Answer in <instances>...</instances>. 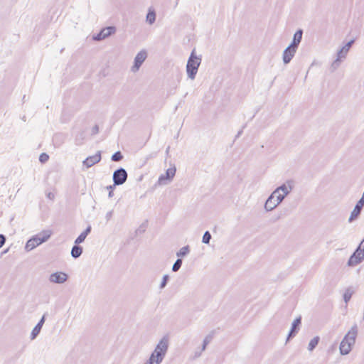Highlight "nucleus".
<instances>
[{
    "label": "nucleus",
    "instance_id": "obj_17",
    "mask_svg": "<svg viewBox=\"0 0 364 364\" xmlns=\"http://www.w3.org/2000/svg\"><path fill=\"white\" fill-rule=\"evenodd\" d=\"M354 43V40L352 39L348 41L344 46H343L337 53V55L338 57H342L343 59L346 58L348 52L349 51L350 47Z\"/></svg>",
    "mask_w": 364,
    "mask_h": 364
},
{
    "label": "nucleus",
    "instance_id": "obj_32",
    "mask_svg": "<svg viewBox=\"0 0 364 364\" xmlns=\"http://www.w3.org/2000/svg\"><path fill=\"white\" fill-rule=\"evenodd\" d=\"M49 159V156L46 153H42L39 156V161L41 163H46Z\"/></svg>",
    "mask_w": 364,
    "mask_h": 364
},
{
    "label": "nucleus",
    "instance_id": "obj_3",
    "mask_svg": "<svg viewBox=\"0 0 364 364\" xmlns=\"http://www.w3.org/2000/svg\"><path fill=\"white\" fill-rule=\"evenodd\" d=\"M201 63V58L196 55L195 49H193L188 59L186 64V72L188 77L194 80L197 74L198 68Z\"/></svg>",
    "mask_w": 364,
    "mask_h": 364
},
{
    "label": "nucleus",
    "instance_id": "obj_23",
    "mask_svg": "<svg viewBox=\"0 0 364 364\" xmlns=\"http://www.w3.org/2000/svg\"><path fill=\"white\" fill-rule=\"evenodd\" d=\"M85 136V132L82 131V132H79L76 135L75 139V144L77 146L82 144Z\"/></svg>",
    "mask_w": 364,
    "mask_h": 364
},
{
    "label": "nucleus",
    "instance_id": "obj_34",
    "mask_svg": "<svg viewBox=\"0 0 364 364\" xmlns=\"http://www.w3.org/2000/svg\"><path fill=\"white\" fill-rule=\"evenodd\" d=\"M299 43H297L296 42L292 40V42L291 43V44L289 46H288L287 47L288 48H290L291 50H295L296 51L298 47H299Z\"/></svg>",
    "mask_w": 364,
    "mask_h": 364
},
{
    "label": "nucleus",
    "instance_id": "obj_9",
    "mask_svg": "<svg viewBox=\"0 0 364 364\" xmlns=\"http://www.w3.org/2000/svg\"><path fill=\"white\" fill-rule=\"evenodd\" d=\"M146 58L147 53L145 50H142L140 52H139L134 58V65L132 67V71H138Z\"/></svg>",
    "mask_w": 364,
    "mask_h": 364
},
{
    "label": "nucleus",
    "instance_id": "obj_45",
    "mask_svg": "<svg viewBox=\"0 0 364 364\" xmlns=\"http://www.w3.org/2000/svg\"><path fill=\"white\" fill-rule=\"evenodd\" d=\"M169 149H170V147H169V146H168V147H167V149H166V153H168V151H169Z\"/></svg>",
    "mask_w": 364,
    "mask_h": 364
},
{
    "label": "nucleus",
    "instance_id": "obj_42",
    "mask_svg": "<svg viewBox=\"0 0 364 364\" xmlns=\"http://www.w3.org/2000/svg\"><path fill=\"white\" fill-rule=\"evenodd\" d=\"M242 130H240V131L237 132V134H236V136H235V139H237V138L240 137V136L242 134Z\"/></svg>",
    "mask_w": 364,
    "mask_h": 364
},
{
    "label": "nucleus",
    "instance_id": "obj_11",
    "mask_svg": "<svg viewBox=\"0 0 364 364\" xmlns=\"http://www.w3.org/2000/svg\"><path fill=\"white\" fill-rule=\"evenodd\" d=\"M294 188V181L292 180H288L286 183L277 187L273 193L274 194L279 193L282 191L284 195L287 196Z\"/></svg>",
    "mask_w": 364,
    "mask_h": 364
},
{
    "label": "nucleus",
    "instance_id": "obj_8",
    "mask_svg": "<svg viewBox=\"0 0 364 364\" xmlns=\"http://www.w3.org/2000/svg\"><path fill=\"white\" fill-rule=\"evenodd\" d=\"M116 28L114 26H108L102 28L97 34L93 36L92 39L96 41H102L112 34L114 33Z\"/></svg>",
    "mask_w": 364,
    "mask_h": 364
},
{
    "label": "nucleus",
    "instance_id": "obj_44",
    "mask_svg": "<svg viewBox=\"0 0 364 364\" xmlns=\"http://www.w3.org/2000/svg\"><path fill=\"white\" fill-rule=\"evenodd\" d=\"M178 1H179V0H176V1H175V7H176V6H177V5H178Z\"/></svg>",
    "mask_w": 364,
    "mask_h": 364
},
{
    "label": "nucleus",
    "instance_id": "obj_21",
    "mask_svg": "<svg viewBox=\"0 0 364 364\" xmlns=\"http://www.w3.org/2000/svg\"><path fill=\"white\" fill-rule=\"evenodd\" d=\"M156 21V13L154 10L149 9L146 14V21L152 25Z\"/></svg>",
    "mask_w": 364,
    "mask_h": 364
},
{
    "label": "nucleus",
    "instance_id": "obj_27",
    "mask_svg": "<svg viewBox=\"0 0 364 364\" xmlns=\"http://www.w3.org/2000/svg\"><path fill=\"white\" fill-rule=\"evenodd\" d=\"M123 159V155L122 154L121 151H117L115 153H114L111 157L112 161H119Z\"/></svg>",
    "mask_w": 364,
    "mask_h": 364
},
{
    "label": "nucleus",
    "instance_id": "obj_33",
    "mask_svg": "<svg viewBox=\"0 0 364 364\" xmlns=\"http://www.w3.org/2000/svg\"><path fill=\"white\" fill-rule=\"evenodd\" d=\"M277 194H278V196L276 198V203H277V205H279L286 198V196L284 195L283 193H280V192H279V193H277Z\"/></svg>",
    "mask_w": 364,
    "mask_h": 364
},
{
    "label": "nucleus",
    "instance_id": "obj_2",
    "mask_svg": "<svg viewBox=\"0 0 364 364\" xmlns=\"http://www.w3.org/2000/svg\"><path fill=\"white\" fill-rule=\"evenodd\" d=\"M358 335V326L353 325L348 333L344 336L339 346L340 353L343 355H348L351 351L352 347L355 343Z\"/></svg>",
    "mask_w": 364,
    "mask_h": 364
},
{
    "label": "nucleus",
    "instance_id": "obj_6",
    "mask_svg": "<svg viewBox=\"0 0 364 364\" xmlns=\"http://www.w3.org/2000/svg\"><path fill=\"white\" fill-rule=\"evenodd\" d=\"M127 177V171L124 168H119L114 171L112 179L115 185L120 186L126 182Z\"/></svg>",
    "mask_w": 364,
    "mask_h": 364
},
{
    "label": "nucleus",
    "instance_id": "obj_41",
    "mask_svg": "<svg viewBox=\"0 0 364 364\" xmlns=\"http://www.w3.org/2000/svg\"><path fill=\"white\" fill-rule=\"evenodd\" d=\"M117 186V185H115V184L114 183L113 185H110V186H107V188L109 190V191H113V190L114 189V188H115V186Z\"/></svg>",
    "mask_w": 364,
    "mask_h": 364
},
{
    "label": "nucleus",
    "instance_id": "obj_10",
    "mask_svg": "<svg viewBox=\"0 0 364 364\" xmlns=\"http://www.w3.org/2000/svg\"><path fill=\"white\" fill-rule=\"evenodd\" d=\"M68 279V275L63 272H56L51 274L49 277V281L55 284H63Z\"/></svg>",
    "mask_w": 364,
    "mask_h": 364
},
{
    "label": "nucleus",
    "instance_id": "obj_31",
    "mask_svg": "<svg viewBox=\"0 0 364 364\" xmlns=\"http://www.w3.org/2000/svg\"><path fill=\"white\" fill-rule=\"evenodd\" d=\"M342 59H343L342 57H338V55H337V58L331 64V67L333 70H336L339 67Z\"/></svg>",
    "mask_w": 364,
    "mask_h": 364
},
{
    "label": "nucleus",
    "instance_id": "obj_13",
    "mask_svg": "<svg viewBox=\"0 0 364 364\" xmlns=\"http://www.w3.org/2000/svg\"><path fill=\"white\" fill-rule=\"evenodd\" d=\"M101 160V151H98L95 155L90 156L87 157L83 161L82 164L87 168H90L93 165L97 164Z\"/></svg>",
    "mask_w": 364,
    "mask_h": 364
},
{
    "label": "nucleus",
    "instance_id": "obj_39",
    "mask_svg": "<svg viewBox=\"0 0 364 364\" xmlns=\"http://www.w3.org/2000/svg\"><path fill=\"white\" fill-rule=\"evenodd\" d=\"M91 232V226L89 225L87 228L82 232L86 236Z\"/></svg>",
    "mask_w": 364,
    "mask_h": 364
},
{
    "label": "nucleus",
    "instance_id": "obj_35",
    "mask_svg": "<svg viewBox=\"0 0 364 364\" xmlns=\"http://www.w3.org/2000/svg\"><path fill=\"white\" fill-rule=\"evenodd\" d=\"M6 242V237L5 235L0 234V248L3 247Z\"/></svg>",
    "mask_w": 364,
    "mask_h": 364
},
{
    "label": "nucleus",
    "instance_id": "obj_19",
    "mask_svg": "<svg viewBox=\"0 0 364 364\" xmlns=\"http://www.w3.org/2000/svg\"><path fill=\"white\" fill-rule=\"evenodd\" d=\"M82 253V247L78 245H75L71 250V256L77 259L80 257Z\"/></svg>",
    "mask_w": 364,
    "mask_h": 364
},
{
    "label": "nucleus",
    "instance_id": "obj_25",
    "mask_svg": "<svg viewBox=\"0 0 364 364\" xmlns=\"http://www.w3.org/2000/svg\"><path fill=\"white\" fill-rule=\"evenodd\" d=\"M212 339H213L212 334H208V336H206L205 337L203 342L201 351H204L206 349L208 344L212 341Z\"/></svg>",
    "mask_w": 364,
    "mask_h": 364
},
{
    "label": "nucleus",
    "instance_id": "obj_30",
    "mask_svg": "<svg viewBox=\"0 0 364 364\" xmlns=\"http://www.w3.org/2000/svg\"><path fill=\"white\" fill-rule=\"evenodd\" d=\"M86 237L87 236L83 232H81L80 235L75 239V244L79 245L83 242Z\"/></svg>",
    "mask_w": 364,
    "mask_h": 364
},
{
    "label": "nucleus",
    "instance_id": "obj_12",
    "mask_svg": "<svg viewBox=\"0 0 364 364\" xmlns=\"http://www.w3.org/2000/svg\"><path fill=\"white\" fill-rule=\"evenodd\" d=\"M301 324V317L299 316L292 322L291 328L289 332L287 338V342L291 338H294L299 331L300 326Z\"/></svg>",
    "mask_w": 364,
    "mask_h": 364
},
{
    "label": "nucleus",
    "instance_id": "obj_5",
    "mask_svg": "<svg viewBox=\"0 0 364 364\" xmlns=\"http://www.w3.org/2000/svg\"><path fill=\"white\" fill-rule=\"evenodd\" d=\"M364 260V252L360 248V245L358 246L354 252L350 256L347 265L348 267H355Z\"/></svg>",
    "mask_w": 364,
    "mask_h": 364
},
{
    "label": "nucleus",
    "instance_id": "obj_15",
    "mask_svg": "<svg viewBox=\"0 0 364 364\" xmlns=\"http://www.w3.org/2000/svg\"><path fill=\"white\" fill-rule=\"evenodd\" d=\"M275 195L273 192L270 194V196L267 198L265 203H264V209L266 211L269 212L276 208L278 205L276 203V200H274Z\"/></svg>",
    "mask_w": 364,
    "mask_h": 364
},
{
    "label": "nucleus",
    "instance_id": "obj_16",
    "mask_svg": "<svg viewBox=\"0 0 364 364\" xmlns=\"http://www.w3.org/2000/svg\"><path fill=\"white\" fill-rule=\"evenodd\" d=\"M296 52V51L295 50H291L290 48L287 47L284 49V50L283 52V55H282V59H283L284 63L288 64L289 63H290L291 59L294 58Z\"/></svg>",
    "mask_w": 364,
    "mask_h": 364
},
{
    "label": "nucleus",
    "instance_id": "obj_18",
    "mask_svg": "<svg viewBox=\"0 0 364 364\" xmlns=\"http://www.w3.org/2000/svg\"><path fill=\"white\" fill-rule=\"evenodd\" d=\"M354 293H355V289L353 287H348V288L346 289L345 292L343 295V298L345 303L347 304L350 300L352 295Z\"/></svg>",
    "mask_w": 364,
    "mask_h": 364
},
{
    "label": "nucleus",
    "instance_id": "obj_7",
    "mask_svg": "<svg viewBox=\"0 0 364 364\" xmlns=\"http://www.w3.org/2000/svg\"><path fill=\"white\" fill-rule=\"evenodd\" d=\"M176 167L169 168L166 170V174H162L158 179L159 185H166L170 183L176 174Z\"/></svg>",
    "mask_w": 364,
    "mask_h": 364
},
{
    "label": "nucleus",
    "instance_id": "obj_43",
    "mask_svg": "<svg viewBox=\"0 0 364 364\" xmlns=\"http://www.w3.org/2000/svg\"><path fill=\"white\" fill-rule=\"evenodd\" d=\"M108 196H109V198H112L113 196V191H109Z\"/></svg>",
    "mask_w": 364,
    "mask_h": 364
},
{
    "label": "nucleus",
    "instance_id": "obj_37",
    "mask_svg": "<svg viewBox=\"0 0 364 364\" xmlns=\"http://www.w3.org/2000/svg\"><path fill=\"white\" fill-rule=\"evenodd\" d=\"M112 215H113V210H110L106 213L105 218H106L107 221H109L112 218Z\"/></svg>",
    "mask_w": 364,
    "mask_h": 364
},
{
    "label": "nucleus",
    "instance_id": "obj_40",
    "mask_svg": "<svg viewBox=\"0 0 364 364\" xmlns=\"http://www.w3.org/2000/svg\"><path fill=\"white\" fill-rule=\"evenodd\" d=\"M46 196L48 198H49L50 200H54L55 198V195L54 193H51V192H49L46 194Z\"/></svg>",
    "mask_w": 364,
    "mask_h": 364
},
{
    "label": "nucleus",
    "instance_id": "obj_36",
    "mask_svg": "<svg viewBox=\"0 0 364 364\" xmlns=\"http://www.w3.org/2000/svg\"><path fill=\"white\" fill-rule=\"evenodd\" d=\"M99 132V127L97 125H95L91 131V134L92 135H95Z\"/></svg>",
    "mask_w": 364,
    "mask_h": 364
},
{
    "label": "nucleus",
    "instance_id": "obj_1",
    "mask_svg": "<svg viewBox=\"0 0 364 364\" xmlns=\"http://www.w3.org/2000/svg\"><path fill=\"white\" fill-rule=\"evenodd\" d=\"M169 346V337L166 335L156 344L149 358L144 364H160L164 359Z\"/></svg>",
    "mask_w": 364,
    "mask_h": 364
},
{
    "label": "nucleus",
    "instance_id": "obj_26",
    "mask_svg": "<svg viewBox=\"0 0 364 364\" xmlns=\"http://www.w3.org/2000/svg\"><path fill=\"white\" fill-rule=\"evenodd\" d=\"M182 262V259L181 258H178L172 266V271L174 272H178L181 267Z\"/></svg>",
    "mask_w": 364,
    "mask_h": 364
},
{
    "label": "nucleus",
    "instance_id": "obj_22",
    "mask_svg": "<svg viewBox=\"0 0 364 364\" xmlns=\"http://www.w3.org/2000/svg\"><path fill=\"white\" fill-rule=\"evenodd\" d=\"M319 340L320 338L318 336H315L312 338L309 343L308 350L312 351L318 345Z\"/></svg>",
    "mask_w": 364,
    "mask_h": 364
},
{
    "label": "nucleus",
    "instance_id": "obj_14",
    "mask_svg": "<svg viewBox=\"0 0 364 364\" xmlns=\"http://www.w3.org/2000/svg\"><path fill=\"white\" fill-rule=\"evenodd\" d=\"M46 320V314H44L41 318L39 320L38 323L35 326V327L33 328L31 333V339L33 340L35 339L38 335L40 333L41 328L45 323Z\"/></svg>",
    "mask_w": 364,
    "mask_h": 364
},
{
    "label": "nucleus",
    "instance_id": "obj_4",
    "mask_svg": "<svg viewBox=\"0 0 364 364\" xmlns=\"http://www.w3.org/2000/svg\"><path fill=\"white\" fill-rule=\"evenodd\" d=\"M51 232L50 230H44L42 232L34 235L32 238L29 239L25 246L26 251H31L39 245L46 242L50 237Z\"/></svg>",
    "mask_w": 364,
    "mask_h": 364
},
{
    "label": "nucleus",
    "instance_id": "obj_28",
    "mask_svg": "<svg viewBox=\"0 0 364 364\" xmlns=\"http://www.w3.org/2000/svg\"><path fill=\"white\" fill-rule=\"evenodd\" d=\"M211 240V235L209 231H205L203 235L202 242L204 244H209Z\"/></svg>",
    "mask_w": 364,
    "mask_h": 364
},
{
    "label": "nucleus",
    "instance_id": "obj_29",
    "mask_svg": "<svg viewBox=\"0 0 364 364\" xmlns=\"http://www.w3.org/2000/svg\"><path fill=\"white\" fill-rule=\"evenodd\" d=\"M169 279V276L168 274H164L163 276V278H162V281L160 284V286H159V288L161 289H163L164 288H165V287L166 286L167 284V282Z\"/></svg>",
    "mask_w": 364,
    "mask_h": 364
},
{
    "label": "nucleus",
    "instance_id": "obj_38",
    "mask_svg": "<svg viewBox=\"0 0 364 364\" xmlns=\"http://www.w3.org/2000/svg\"><path fill=\"white\" fill-rule=\"evenodd\" d=\"M202 352L201 351V349L200 350H196L195 353H194V356H193V358L196 359V358H199L201 354H202Z\"/></svg>",
    "mask_w": 364,
    "mask_h": 364
},
{
    "label": "nucleus",
    "instance_id": "obj_20",
    "mask_svg": "<svg viewBox=\"0 0 364 364\" xmlns=\"http://www.w3.org/2000/svg\"><path fill=\"white\" fill-rule=\"evenodd\" d=\"M190 252V247L189 245H186L184 247H183L182 248H181L179 250V251H178L176 252V256L180 258V257H186V255H188Z\"/></svg>",
    "mask_w": 364,
    "mask_h": 364
},
{
    "label": "nucleus",
    "instance_id": "obj_24",
    "mask_svg": "<svg viewBox=\"0 0 364 364\" xmlns=\"http://www.w3.org/2000/svg\"><path fill=\"white\" fill-rule=\"evenodd\" d=\"M303 31L301 29H299L296 31L293 36V41L296 42L297 43H300L302 39Z\"/></svg>",
    "mask_w": 364,
    "mask_h": 364
}]
</instances>
